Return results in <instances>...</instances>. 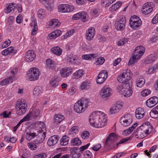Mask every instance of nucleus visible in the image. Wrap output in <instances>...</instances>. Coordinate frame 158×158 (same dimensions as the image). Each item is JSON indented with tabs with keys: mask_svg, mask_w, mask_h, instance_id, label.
I'll list each match as a JSON object with an SVG mask.
<instances>
[{
	"mask_svg": "<svg viewBox=\"0 0 158 158\" xmlns=\"http://www.w3.org/2000/svg\"><path fill=\"white\" fill-rule=\"evenodd\" d=\"M36 57V54L32 50L27 51L24 56L25 60L28 62H30L33 61Z\"/></svg>",
	"mask_w": 158,
	"mask_h": 158,
	"instance_id": "nucleus-16",
	"label": "nucleus"
},
{
	"mask_svg": "<svg viewBox=\"0 0 158 158\" xmlns=\"http://www.w3.org/2000/svg\"><path fill=\"white\" fill-rule=\"evenodd\" d=\"M104 61V58L102 57H100L96 59L95 64L97 65L102 64Z\"/></svg>",
	"mask_w": 158,
	"mask_h": 158,
	"instance_id": "nucleus-53",
	"label": "nucleus"
},
{
	"mask_svg": "<svg viewBox=\"0 0 158 158\" xmlns=\"http://www.w3.org/2000/svg\"><path fill=\"white\" fill-rule=\"evenodd\" d=\"M35 129L27 132L25 135L27 139L30 141L36 137L35 142L41 143L44 140L46 136V129L44 123L41 122L36 123L33 125Z\"/></svg>",
	"mask_w": 158,
	"mask_h": 158,
	"instance_id": "nucleus-1",
	"label": "nucleus"
},
{
	"mask_svg": "<svg viewBox=\"0 0 158 158\" xmlns=\"http://www.w3.org/2000/svg\"><path fill=\"white\" fill-rule=\"evenodd\" d=\"M74 32V30L72 29L67 32L64 35V38L66 39L68 37L71 36Z\"/></svg>",
	"mask_w": 158,
	"mask_h": 158,
	"instance_id": "nucleus-55",
	"label": "nucleus"
},
{
	"mask_svg": "<svg viewBox=\"0 0 158 158\" xmlns=\"http://www.w3.org/2000/svg\"><path fill=\"white\" fill-rule=\"evenodd\" d=\"M106 115L103 112L96 110L93 112L89 118V122L91 126L96 128L103 127L106 124Z\"/></svg>",
	"mask_w": 158,
	"mask_h": 158,
	"instance_id": "nucleus-2",
	"label": "nucleus"
},
{
	"mask_svg": "<svg viewBox=\"0 0 158 158\" xmlns=\"http://www.w3.org/2000/svg\"><path fill=\"white\" fill-rule=\"evenodd\" d=\"M15 6L13 3L10 4L5 10V12L6 14H8L14 11Z\"/></svg>",
	"mask_w": 158,
	"mask_h": 158,
	"instance_id": "nucleus-47",
	"label": "nucleus"
},
{
	"mask_svg": "<svg viewBox=\"0 0 158 158\" xmlns=\"http://www.w3.org/2000/svg\"><path fill=\"white\" fill-rule=\"evenodd\" d=\"M60 81L58 77H55L52 78L49 81L50 86L53 88H55L59 85Z\"/></svg>",
	"mask_w": 158,
	"mask_h": 158,
	"instance_id": "nucleus-26",
	"label": "nucleus"
},
{
	"mask_svg": "<svg viewBox=\"0 0 158 158\" xmlns=\"http://www.w3.org/2000/svg\"><path fill=\"white\" fill-rule=\"evenodd\" d=\"M10 114V112L5 111L1 113L0 115L2 116L3 118H7Z\"/></svg>",
	"mask_w": 158,
	"mask_h": 158,
	"instance_id": "nucleus-62",
	"label": "nucleus"
},
{
	"mask_svg": "<svg viewBox=\"0 0 158 158\" xmlns=\"http://www.w3.org/2000/svg\"><path fill=\"white\" fill-rule=\"evenodd\" d=\"M112 93L111 89L107 86H103L100 92V95L103 99L106 98L111 95Z\"/></svg>",
	"mask_w": 158,
	"mask_h": 158,
	"instance_id": "nucleus-14",
	"label": "nucleus"
},
{
	"mask_svg": "<svg viewBox=\"0 0 158 158\" xmlns=\"http://www.w3.org/2000/svg\"><path fill=\"white\" fill-rule=\"evenodd\" d=\"M130 139V137H128L127 138L123 139L120 140V141L117 143L116 146L118 147L119 144L126 143V142L128 141Z\"/></svg>",
	"mask_w": 158,
	"mask_h": 158,
	"instance_id": "nucleus-63",
	"label": "nucleus"
},
{
	"mask_svg": "<svg viewBox=\"0 0 158 158\" xmlns=\"http://www.w3.org/2000/svg\"><path fill=\"white\" fill-rule=\"evenodd\" d=\"M128 42L127 38H124L119 40L118 43V45L119 46H122Z\"/></svg>",
	"mask_w": 158,
	"mask_h": 158,
	"instance_id": "nucleus-59",
	"label": "nucleus"
},
{
	"mask_svg": "<svg viewBox=\"0 0 158 158\" xmlns=\"http://www.w3.org/2000/svg\"><path fill=\"white\" fill-rule=\"evenodd\" d=\"M15 108L17 114L19 115L24 114L27 110V104L23 99H18L16 102Z\"/></svg>",
	"mask_w": 158,
	"mask_h": 158,
	"instance_id": "nucleus-5",
	"label": "nucleus"
},
{
	"mask_svg": "<svg viewBox=\"0 0 158 158\" xmlns=\"http://www.w3.org/2000/svg\"><path fill=\"white\" fill-rule=\"evenodd\" d=\"M107 77V74L106 71L103 70L99 73L96 79L98 84H101L103 83Z\"/></svg>",
	"mask_w": 158,
	"mask_h": 158,
	"instance_id": "nucleus-17",
	"label": "nucleus"
},
{
	"mask_svg": "<svg viewBox=\"0 0 158 158\" xmlns=\"http://www.w3.org/2000/svg\"><path fill=\"white\" fill-rule=\"evenodd\" d=\"M47 156L46 154L45 153H41L39 154L35 155L34 158H45Z\"/></svg>",
	"mask_w": 158,
	"mask_h": 158,
	"instance_id": "nucleus-64",
	"label": "nucleus"
},
{
	"mask_svg": "<svg viewBox=\"0 0 158 158\" xmlns=\"http://www.w3.org/2000/svg\"><path fill=\"white\" fill-rule=\"evenodd\" d=\"M59 139V136L57 135H54L50 137L48 140V145L50 146L55 145L57 143Z\"/></svg>",
	"mask_w": 158,
	"mask_h": 158,
	"instance_id": "nucleus-23",
	"label": "nucleus"
},
{
	"mask_svg": "<svg viewBox=\"0 0 158 158\" xmlns=\"http://www.w3.org/2000/svg\"><path fill=\"white\" fill-rule=\"evenodd\" d=\"M46 65L48 68L50 69L57 71L58 69V67L56 66L55 62L50 59H48L46 61Z\"/></svg>",
	"mask_w": 158,
	"mask_h": 158,
	"instance_id": "nucleus-20",
	"label": "nucleus"
},
{
	"mask_svg": "<svg viewBox=\"0 0 158 158\" xmlns=\"http://www.w3.org/2000/svg\"><path fill=\"white\" fill-rule=\"evenodd\" d=\"M149 114L150 117L153 118L158 117V105L152 109Z\"/></svg>",
	"mask_w": 158,
	"mask_h": 158,
	"instance_id": "nucleus-39",
	"label": "nucleus"
},
{
	"mask_svg": "<svg viewBox=\"0 0 158 158\" xmlns=\"http://www.w3.org/2000/svg\"><path fill=\"white\" fill-rule=\"evenodd\" d=\"M68 60L71 63L77 64H79L80 62V59L77 56H75L69 58Z\"/></svg>",
	"mask_w": 158,
	"mask_h": 158,
	"instance_id": "nucleus-45",
	"label": "nucleus"
},
{
	"mask_svg": "<svg viewBox=\"0 0 158 158\" xmlns=\"http://www.w3.org/2000/svg\"><path fill=\"white\" fill-rule=\"evenodd\" d=\"M27 77L29 80L34 81L38 80L40 75L39 69L35 67L31 68L27 72Z\"/></svg>",
	"mask_w": 158,
	"mask_h": 158,
	"instance_id": "nucleus-8",
	"label": "nucleus"
},
{
	"mask_svg": "<svg viewBox=\"0 0 158 158\" xmlns=\"http://www.w3.org/2000/svg\"><path fill=\"white\" fill-rule=\"evenodd\" d=\"M112 3L109 0H102L101 2V5L105 7H108Z\"/></svg>",
	"mask_w": 158,
	"mask_h": 158,
	"instance_id": "nucleus-51",
	"label": "nucleus"
},
{
	"mask_svg": "<svg viewBox=\"0 0 158 158\" xmlns=\"http://www.w3.org/2000/svg\"><path fill=\"white\" fill-rule=\"evenodd\" d=\"M90 84V81L85 80L81 83L80 87V89L81 90H86L89 88Z\"/></svg>",
	"mask_w": 158,
	"mask_h": 158,
	"instance_id": "nucleus-28",
	"label": "nucleus"
},
{
	"mask_svg": "<svg viewBox=\"0 0 158 158\" xmlns=\"http://www.w3.org/2000/svg\"><path fill=\"white\" fill-rule=\"evenodd\" d=\"M54 0H47L45 4L46 9L49 11L52 10L54 7Z\"/></svg>",
	"mask_w": 158,
	"mask_h": 158,
	"instance_id": "nucleus-37",
	"label": "nucleus"
},
{
	"mask_svg": "<svg viewBox=\"0 0 158 158\" xmlns=\"http://www.w3.org/2000/svg\"><path fill=\"white\" fill-rule=\"evenodd\" d=\"M95 34V28L94 27H90L86 31L85 38L88 40H91L93 39Z\"/></svg>",
	"mask_w": 158,
	"mask_h": 158,
	"instance_id": "nucleus-19",
	"label": "nucleus"
},
{
	"mask_svg": "<svg viewBox=\"0 0 158 158\" xmlns=\"http://www.w3.org/2000/svg\"><path fill=\"white\" fill-rule=\"evenodd\" d=\"M135 137L139 139H142L146 136L139 127L135 132Z\"/></svg>",
	"mask_w": 158,
	"mask_h": 158,
	"instance_id": "nucleus-36",
	"label": "nucleus"
},
{
	"mask_svg": "<svg viewBox=\"0 0 158 158\" xmlns=\"http://www.w3.org/2000/svg\"><path fill=\"white\" fill-rule=\"evenodd\" d=\"M89 135V133L88 131H83L81 135V137L83 139H86L88 138Z\"/></svg>",
	"mask_w": 158,
	"mask_h": 158,
	"instance_id": "nucleus-58",
	"label": "nucleus"
},
{
	"mask_svg": "<svg viewBox=\"0 0 158 158\" xmlns=\"http://www.w3.org/2000/svg\"><path fill=\"white\" fill-rule=\"evenodd\" d=\"M58 11L61 13H68L73 11L74 7L68 4H62L58 6Z\"/></svg>",
	"mask_w": 158,
	"mask_h": 158,
	"instance_id": "nucleus-13",
	"label": "nucleus"
},
{
	"mask_svg": "<svg viewBox=\"0 0 158 158\" xmlns=\"http://www.w3.org/2000/svg\"><path fill=\"white\" fill-rule=\"evenodd\" d=\"M4 139L8 143L10 141V142L12 143H15L17 141V139L14 137L9 138L6 136H5L4 137Z\"/></svg>",
	"mask_w": 158,
	"mask_h": 158,
	"instance_id": "nucleus-54",
	"label": "nucleus"
},
{
	"mask_svg": "<svg viewBox=\"0 0 158 158\" xmlns=\"http://www.w3.org/2000/svg\"><path fill=\"white\" fill-rule=\"evenodd\" d=\"M79 130V128L78 127L73 126L69 130L68 135L71 137L74 136L78 133Z\"/></svg>",
	"mask_w": 158,
	"mask_h": 158,
	"instance_id": "nucleus-34",
	"label": "nucleus"
},
{
	"mask_svg": "<svg viewBox=\"0 0 158 158\" xmlns=\"http://www.w3.org/2000/svg\"><path fill=\"white\" fill-rule=\"evenodd\" d=\"M60 25V23L56 19H51L48 23V26L49 28L59 27Z\"/></svg>",
	"mask_w": 158,
	"mask_h": 158,
	"instance_id": "nucleus-25",
	"label": "nucleus"
},
{
	"mask_svg": "<svg viewBox=\"0 0 158 158\" xmlns=\"http://www.w3.org/2000/svg\"><path fill=\"white\" fill-rule=\"evenodd\" d=\"M138 125L137 123H135L131 127L123 131L122 132V134L125 136L128 135L129 134L131 133L135 127L138 126Z\"/></svg>",
	"mask_w": 158,
	"mask_h": 158,
	"instance_id": "nucleus-33",
	"label": "nucleus"
},
{
	"mask_svg": "<svg viewBox=\"0 0 158 158\" xmlns=\"http://www.w3.org/2000/svg\"><path fill=\"white\" fill-rule=\"evenodd\" d=\"M156 59V56L154 54H150L146 56L144 59V63L145 64H151Z\"/></svg>",
	"mask_w": 158,
	"mask_h": 158,
	"instance_id": "nucleus-24",
	"label": "nucleus"
},
{
	"mask_svg": "<svg viewBox=\"0 0 158 158\" xmlns=\"http://www.w3.org/2000/svg\"><path fill=\"white\" fill-rule=\"evenodd\" d=\"M151 93V91L148 89H145L141 91V95L143 97H146L149 95Z\"/></svg>",
	"mask_w": 158,
	"mask_h": 158,
	"instance_id": "nucleus-52",
	"label": "nucleus"
},
{
	"mask_svg": "<svg viewBox=\"0 0 158 158\" xmlns=\"http://www.w3.org/2000/svg\"><path fill=\"white\" fill-rule=\"evenodd\" d=\"M43 89L42 87L37 86L35 87L33 91V94L36 96H40L43 93Z\"/></svg>",
	"mask_w": 158,
	"mask_h": 158,
	"instance_id": "nucleus-40",
	"label": "nucleus"
},
{
	"mask_svg": "<svg viewBox=\"0 0 158 158\" xmlns=\"http://www.w3.org/2000/svg\"><path fill=\"white\" fill-rule=\"evenodd\" d=\"M51 50L53 53L58 56H60L62 53V50L57 46L52 48Z\"/></svg>",
	"mask_w": 158,
	"mask_h": 158,
	"instance_id": "nucleus-35",
	"label": "nucleus"
},
{
	"mask_svg": "<svg viewBox=\"0 0 158 158\" xmlns=\"http://www.w3.org/2000/svg\"><path fill=\"white\" fill-rule=\"evenodd\" d=\"M116 139L117 136L114 133H111L108 136L106 141V143L107 144H111L116 140Z\"/></svg>",
	"mask_w": 158,
	"mask_h": 158,
	"instance_id": "nucleus-29",
	"label": "nucleus"
},
{
	"mask_svg": "<svg viewBox=\"0 0 158 158\" xmlns=\"http://www.w3.org/2000/svg\"><path fill=\"white\" fill-rule=\"evenodd\" d=\"M10 41L9 40L3 42L2 45V48H7L10 45Z\"/></svg>",
	"mask_w": 158,
	"mask_h": 158,
	"instance_id": "nucleus-61",
	"label": "nucleus"
},
{
	"mask_svg": "<svg viewBox=\"0 0 158 158\" xmlns=\"http://www.w3.org/2000/svg\"><path fill=\"white\" fill-rule=\"evenodd\" d=\"M64 119L63 115L59 114H56L54 116V121L56 123H59Z\"/></svg>",
	"mask_w": 158,
	"mask_h": 158,
	"instance_id": "nucleus-42",
	"label": "nucleus"
},
{
	"mask_svg": "<svg viewBox=\"0 0 158 158\" xmlns=\"http://www.w3.org/2000/svg\"><path fill=\"white\" fill-rule=\"evenodd\" d=\"M87 14L84 12H81V17L80 19L83 22H85L88 20L87 18Z\"/></svg>",
	"mask_w": 158,
	"mask_h": 158,
	"instance_id": "nucleus-57",
	"label": "nucleus"
},
{
	"mask_svg": "<svg viewBox=\"0 0 158 158\" xmlns=\"http://www.w3.org/2000/svg\"><path fill=\"white\" fill-rule=\"evenodd\" d=\"M85 74L84 71L82 69H79L73 73L72 77L73 79H78L82 77Z\"/></svg>",
	"mask_w": 158,
	"mask_h": 158,
	"instance_id": "nucleus-27",
	"label": "nucleus"
},
{
	"mask_svg": "<svg viewBox=\"0 0 158 158\" xmlns=\"http://www.w3.org/2000/svg\"><path fill=\"white\" fill-rule=\"evenodd\" d=\"M30 26L31 28L32 29V31L31 32V35H35L37 33L38 30V26L36 21L35 20H32L30 23Z\"/></svg>",
	"mask_w": 158,
	"mask_h": 158,
	"instance_id": "nucleus-31",
	"label": "nucleus"
},
{
	"mask_svg": "<svg viewBox=\"0 0 158 158\" xmlns=\"http://www.w3.org/2000/svg\"><path fill=\"white\" fill-rule=\"evenodd\" d=\"M136 86L138 87H142L145 83V79L142 77H140L136 81Z\"/></svg>",
	"mask_w": 158,
	"mask_h": 158,
	"instance_id": "nucleus-43",
	"label": "nucleus"
},
{
	"mask_svg": "<svg viewBox=\"0 0 158 158\" xmlns=\"http://www.w3.org/2000/svg\"><path fill=\"white\" fill-rule=\"evenodd\" d=\"M70 144L73 146H78L81 144V142L78 138H75L71 141Z\"/></svg>",
	"mask_w": 158,
	"mask_h": 158,
	"instance_id": "nucleus-44",
	"label": "nucleus"
},
{
	"mask_svg": "<svg viewBox=\"0 0 158 158\" xmlns=\"http://www.w3.org/2000/svg\"><path fill=\"white\" fill-rule=\"evenodd\" d=\"M88 100L86 99L83 98L78 101L74 106L75 111L78 113L83 112L88 107Z\"/></svg>",
	"mask_w": 158,
	"mask_h": 158,
	"instance_id": "nucleus-6",
	"label": "nucleus"
},
{
	"mask_svg": "<svg viewBox=\"0 0 158 158\" xmlns=\"http://www.w3.org/2000/svg\"><path fill=\"white\" fill-rule=\"evenodd\" d=\"M131 87V85L127 84H120L117 87V91L124 97H129L133 93Z\"/></svg>",
	"mask_w": 158,
	"mask_h": 158,
	"instance_id": "nucleus-4",
	"label": "nucleus"
},
{
	"mask_svg": "<svg viewBox=\"0 0 158 158\" xmlns=\"http://www.w3.org/2000/svg\"><path fill=\"white\" fill-rule=\"evenodd\" d=\"M145 114V112L143 109L141 108H138L136 109L135 111V116L138 119L143 118Z\"/></svg>",
	"mask_w": 158,
	"mask_h": 158,
	"instance_id": "nucleus-30",
	"label": "nucleus"
},
{
	"mask_svg": "<svg viewBox=\"0 0 158 158\" xmlns=\"http://www.w3.org/2000/svg\"><path fill=\"white\" fill-rule=\"evenodd\" d=\"M69 143V138L66 135L63 136L60 140V144L62 146H65Z\"/></svg>",
	"mask_w": 158,
	"mask_h": 158,
	"instance_id": "nucleus-46",
	"label": "nucleus"
},
{
	"mask_svg": "<svg viewBox=\"0 0 158 158\" xmlns=\"http://www.w3.org/2000/svg\"><path fill=\"white\" fill-rule=\"evenodd\" d=\"M158 102V98L156 96H154L147 101L146 105L148 107L152 108L156 105Z\"/></svg>",
	"mask_w": 158,
	"mask_h": 158,
	"instance_id": "nucleus-21",
	"label": "nucleus"
},
{
	"mask_svg": "<svg viewBox=\"0 0 158 158\" xmlns=\"http://www.w3.org/2000/svg\"><path fill=\"white\" fill-rule=\"evenodd\" d=\"M155 5L153 2H147L144 4L141 9V12L144 15H148L153 10Z\"/></svg>",
	"mask_w": 158,
	"mask_h": 158,
	"instance_id": "nucleus-10",
	"label": "nucleus"
},
{
	"mask_svg": "<svg viewBox=\"0 0 158 158\" xmlns=\"http://www.w3.org/2000/svg\"><path fill=\"white\" fill-rule=\"evenodd\" d=\"M72 72V69L70 68H63L60 71V76L63 78H65L68 77Z\"/></svg>",
	"mask_w": 158,
	"mask_h": 158,
	"instance_id": "nucleus-22",
	"label": "nucleus"
},
{
	"mask_svg": "<svg viewBox=\"0 0 158 158\" xmlns=\"http://www.w3.org/2000/svg\"><path fill=\"white\" fill-rule=\"evenodd\" d=\"M27 145L28 148L31 150H35L37 148V146L34 143H28Z\"/></svg>",
	"mask_w": 158,
	"mask_h": 158,
	"instance_id": "nucleus-60",
	"label": "nucleus"
},
{
	"mask_svg": "<svg viewBox=\"0 0 158 158\" xmlns=\"http://www.w3.org/2000/svg\"><path fill=\"white\" fill-rule=\"evenodd\" d=\"M9 55L13 56L17 52V50L13 47H10L7 48Z\"/></svg>",
	"mask_w": 158,
	"mask_h": 158,
	"instance_id": "nucleus-49",
	"label": "nucleus"
},
{
	"mask_svg": "<svg viewBox=\"0 0 158 158\" xmlns=\"http://www.w3.org/2000/svg\"><path fill=\"white\" fill-rule=\"evenodd\" d=\"M121 5V4L119 2H117L115 4H113L110 8V10L113 11L118 9Z\"/></svg>",
	"mask_w": 158,
	"mask_h": 158,
	"instance_id": "nucleus-50",
	"label": "nucleus"
},
{
	"mask_svg": "<svg viewBox=\"0 0 158 158\" xmlns=\"http://www.w3.org/2000/svg\"><path fill=\"white\" fill-rule=\"evenodd\" d=\"M145 48L142 46L136 47L134 51L132 56L128 62L129 65L132 64L136 62L143 55L145 52Z\"/></svg>",
	"mask_w": 158,
	"mask_h": 158,
	"instance_id": "nucleus-3",
	"label": "nucleus"
},
{
	"mask_svg": "<svg viewBox=\"0 0 158 158\" xmlns=\"http://www.w3.org/2000/svg\"><path fill=\"white\" fill-rule=\"evenodd\" d=\"M97 54H90L84 55L82 56V58L85 60H91L97 56Z\"/></svg>",
	"mask_w": 158,
	"mask_h": 158,
	"instance_id": "nucleus-41",
	"label": "nucleus"
},
{
	"mask_svg": "<svg viewBox=\"0 0 158 158\" xmlns=\"http://www.w3.org/2000/svg\"><path fill=\"white\" fill-rule=\"evenodd\" d=\"M146 136L152 131V128L149 123H144L139 127Z\"/></svg>",
	"mask_w": 158,
	"mask_h": 158,
	"instance_id": "nucleus-18",
	"label": "nucleus"
},
{
	"mask_svg": "<svg viewBox=\"0 0 158 158\" xmlns=\"http://www.w3.org/2000/svg\"><path fill=\"white\" fill-rule=\"evenodd\" d=\"M31 112L28 113L26 116H25L22 119L20 120V121L22 123L25 121H28L30 118L32 117Z\"/></svg>",
	"mask_w": 158,
	"mask_h": 158,
	"instance_id": "nucleus-56",
	"label": "nucleus"
},
{
	"mask_svg": "<svg viewBox=\"0 0 158 158\" xmlns=\"http://www.w3.org/2000/svg\"><path fill=\"white\" fill-rule=\"evenodd\" d=\"M129 24L132 29L137 30L141 26L142 21L139 17L134 15L131 17L129 19Z\"/></svg>",
	"mask_w": 158,
	"mask_h": 158,
	"instance_id": "nucleus-7",
	"label": "nucleus"
},
{
	"mask_svg": "<svg viewBox=\"0 0 158 158\" xmlns=\"http://www.w3.org/2000/svg\"><path fill=\"white\" fill-rule=\"evenodd\" d=\"M38 16L40 19H43L46 16L45 12L43 9H40L38 12Z\"/></svg>",
	"mask_w": 158,
	"mask_h": 158,
	"instance_id": "nucleus-48",
	"label": "nucleus"
},
{
	"mask_svg": "<svg viewBox=\"0 0 158 158\" xmlns=\"http://www.w3.org/2000/svg\"><path fill=\"white\" fill-rule=\"evenodd\" d=\"M61 33L62 32L61 31L59 30H56L48 34V39H55L59 36Z\"/></svg>",
	"mask_w": 158,
	"mask_h": 158,
	"instance_id": "nucleus-32",
	"label": "nucleus"
},
{
	"mask_svg": "<svg viewBox=\"0 0 158 158\" xmlns=\"http://www.w3.org/2000/svg\"><path fill=\"white\" fill-rule=\"evenodd\" d=\"M126 23L125 17L124 16H120L115 23V28L118 31L123 30L125 28Z\"/></svg>",
	"mask_w": 158,
	"mask_h": 158,
	"instance_id": "nucleus-11",
	"label": "nucleus"
},
{
	"mask_svg": "<svg viewBox=\"0 0 158 158\" xmlns=\"http://www.w3.org/2000/svg\"><path fill=\"white\" fill-rule=\"evenodd\" d=\"M14 80V77L10 76L9 77L6 78L0 82V85L1 86L6 85H8L10 82H12Z\"/></svg>",
	"mask_w": 158,
	"mask_h": 158,
	"instance_id": "nucleus-38",
	"label": "nucleus"
},
{
	"mask_svg": "<svg viewBox=\"0 0 158 158\" xmlns=\"http://www.w3.org/2000/svg\"><path fill=\"white\" fill-rule=\"evenodd\" d=\"M123 107L122 103L121 102H117L109 109V114H114L119 112Z\"/></svg>",
	"mask_w": 158,
	"mask_h": 158,
	"instance_id": "nucleus-15",
	"label": "nucleus"
},
{
	"mask_svg": "<svg viewBox=\"0 0 158 158\" xmlns=\"http://www.w3.org/2000/svg\"><path fill=\"white\" fill-rule=\"evenodd\" d=\"M132 121L131 115L126 114L123 115L120 118V123L124 127H127L130 125Z\"/></svg>",
	"mask_w": 158,
	"mask_h": 158,
	"instance_id": "nucleus-12",
	"label": "nucleus"
},
{
	"mask_svg": "<svg viewBox=\"0 0 158 158\" xmlns=\"http://www.w3.org/2000/svg\"><path fill=\"white\" fill-rule=\"evenodd\" d=\"M131 75L130 70H127L126 72L120 73L118 77L117 80L121 83H125L130 80Z\"/></svg>",
	"mask_w": 158,
	"mask_h": 158,
	"instance_id": "nucleus-9",
	"label": "nucleus"
}]
</instances>
